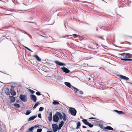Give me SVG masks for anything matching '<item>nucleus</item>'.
<instances>
[{
    "label": "nucleus",
    "mask_w": 132,
    "mask_h": 132,
    "mask_svg": "<svg viewBox=\"0 0 132 132\" xmlns=\"http://www.w3.org/2000/svg\"><path fill=\"white\" fill-rule=\"evenodd\" d=\"M69 111L72 115L75 116L77 113V111L75 109L72 107H70L69 108Z\"/></svg>",
    "instance_id": "f257e3e1"
},
{
    "label": "nucleus",
    "mask_w": 132,
    "mask_h": 132,
    "mask_svg": "<svg viewBox=\"0 0 132 132\" xmlns=\"http://www.w3.org/2000/svg\"><path fill=\"white\" fill-rule=\"evenodd\" d=\"M27 96L25 95L21 94L20 96V98L23 102H26L27 101Z\"/></svg>",
    "instance_id": "f03ea898"
},
{
    "label": "nucleus",
    "mask_w": 132,
    "mask_h": 132,
    "mask_svg": "<svg viewBox=\"0 0 132 132\" xmlns=\"http://www.w3.org/2000/svg\"><path fill=\"white\" fill-rule=\"evenodd\" d=\"M71 87L74 89L73 91L76 94H83V92L80 90L79 89L73 87L72 86H71Z\"/></svg>",
    "instance_id": "7ed1b4c3"
},
{
    "label": "nucleus",
    "mask_w": 132,
    "mask_h": 132,
    "mask_svg": "<svg viewBox=\"0 0 132 132\" xmlns=\"http://www.w3.org/2000/svg\"><path fill=\"white\" fill-rule=\"evenodd\" d=\"M121 55L122 56H123L124 57L129 58H132V54L123 53L121 54Z\"/></svg>",
    "instance_id": "20e7f679"
},
{
    "label": "nucleus",
    "mask_w": 132,
    "mask_h": 132,
    "mask_svg": "<svg viewBox=\"0 0 132 132\" xmlns=\"http://www.w3.org/2000/svg\"><path fill=\"white\" fill-rule=\"evenodd\" d=\"M52 129L54 132L56 131L58 129V126L56 124H53L52 125Z\"/></svg>",
    "instance_id": "39448f33"
},
{
    "label": "nucleus",
    "mask_w": 132,
    "mask_h": 132,
    "mask_svg": "<svg viewBox=\"0 0 132 132\" xmlns=\"http://www.w3.org/2000/svg\"><path fill=\"white\" fill-rule=\"evenodd\" d=\"M59 118L57 115L56 114V112L55 115L53 116V121L55 122H58L59 121Z\"/></svg>",
    "instance_id": "423d86ee"
},
{
    "label": "nucleus",
    "mask_w": 132,
    "mask_h": 132,
    "mask_svg": "<svg viewBox=\"0 0 132 132\" xmlns=\"http://www.w3.org/2000/svg\"><path fill=\"white\" fill-rule=\"evenodd\" d=\"M30 97L31 100H32L34 102H36L37 97L34 94H31L30 95Z\"/></svg>",
    "instance_id": "0eeeda50"
},
{
    "label": "nucleus",
    "mask_w": 132,
    "mask_h": 132,
    "mask_svg": "<svg viewBox=\"0 0 132 132\" xmlns=\"http://www.w3.org/2000/svg\"><path fill=\"white\" fill-rule=\"evenodd\" d=\"M61 68L62 71L65 73H68L70 72L69 70L65 67H61Z\"/></svg>",
    "instance_id": "6e6552de"
},
{
    "label": "nucleus",
    "mask_w": 132,
    "mask_h": 132,
    "mask_svg": "<svg viewBox=\"0 0 132 132\" xmlns=\"http://www.w3.org/2000/svg\"><path fill=\"white\" fill-rule=\"evenodd\" d=\"M54 62L59 66H65V63L57 61H54Z\"/></svg>",
    "instance_id": "1a4fd4ad"
},
{
    "label": "nucleus",
    "mask_w": 132,
    "mask_h": 132,
    "mask_svg": "<svg viewBox=\"0 0 132 132\" xmlns=\"http://www.w3.org/2000/svg\"><path fill=\"white\" fill-rule=\"evenodd\" d=\"M119 77L125 80H128L129 79V78L128 77H126V76H123L121 75H120L119 76Z\"/></svg>",
    "instance_id": "9d476101"
},
{
    "label": "nucleus",
    "mask_w": 132,
    "mask_h": 132,
    "mask_svg": "<svg viewBox=\"0 0 132 132\" xmlns=\"http://www.w3.org/2000/svg\"><path fill=\"white\" fill-rule=\"evenodd\" d=\"M4 90L5 93L7 95H8L10 94V93L8 88H5Z\"/></svg>",
    "instance_id": "9b49d317"
},
{
    "label": "nucleus",
    "mask_w": 132,
    "mask_h": 132,
    "mask_svg": "<svg viewBox=\"0 0 132 132\" xmlns=\"http://www.w3.org/2000/svg\"><path fill=\"white\" fill-rule=\"evenodd\" d=\"M56 114L59 117V118L60 119L62 120L63 119V116L62 115L61 113L60 112H56Z\"/></svg>",
    "instance_id": "f8f14e48"
},
{
    "label": "nucleus",
    "mask_w": 132,
    "mask_h": 132,
    "mask_svg": "<svg viewBox=\"0 0 132 132\" xmlns=\"http://www.w3.org/2000/svg\"><path fill=\"white\" fill-rule=\"evenodd\" d=\"M9 97L10 98V102L11 103L14 102L15 101V98L12 96H9Z\"/></svg>",
    "instance_id": "ddd939ff"
},
{
    "label": "nucleus",
    "mask_w": 132,
    "mask_h": 132,
    "mask_svg": "<svg viewBox=\"0 0 132 132\" xmlns=\"http://www.w3.org/2000/svg\"><path fill=\"white\" fill-rule=\"evenodd\" d=\"M104 130L105 129L108 130H112L113 129L110 126H107L105 127H104Z\"/></svg>",
    "instance_id": "4468645a"
},
{
    "label": "nucleus",
    "mask_w": 132,
    "mask_h": 132,
    "mask_svg": "<svg viewBox=\"0 0 132 132\" xmlns=\"http://www.w3.org/2000/svg\"><path fill=\"white\" fill-rule=\"evenodd\" d=\"M114 111L119 114H125V113L121 111H119L117 110H114Z\"/></svg>",
    "instance_id": "2eb2a0df"
},
{
    "label": "nucleus",
    "mask_w": 132,
    "mask_h": 132,
    "mask_svg": "<svg viewBox=\"0 0 132 132\" xmlns=\"http://www.w3.org/2000/svg\"><path fill=\"white\" fill-rule=\"evenodd\" d=\"M52 112H50L48 116V120L50 121H51L52 120Z\"/></svg>",
    "instance_id": "dca6fc26"
},
{
    "label": "nucleus",
    "mask_w": 132,
    "mask_h": 132,
    "mask_svg": "<svg viewBox=\"0 0 132 132\" xmlns=\"http://www.w3.org/2000/svg\"><path fill=\"white\" fill-rule=\"evenodd\" d=\"M37 115H36V116H32L30 117L28 119V121H30L33 120L35 118H36L37 117Z\"/></svg>",
    "instance_id": "f3484780"
},
{
    "label": "nucleus",
    "mask_w": 132,
    "mask_h": 132,
    "mask_svg": "<svg viewBox=\"0 0 132 132\" xmlns=\"http://www.w3.org/2000/svg\"><path fill=\"white\" fill-rule=\"evenodd\" d=\"M34 57H35L37 60L39 61H41V59L37 55H35L33 56Z\"/></svg>",
    "instance_id": "a211bd4d"
},
{
    "label": "nucleus",
    "mask_w": 132,
    "mask_h": 132,
    "mask_svg": "<svg viewBox=\"0 0 132 132\" xmlns=\"http://www.w3.org/2000/svg\"><path fill=\"white\" fill-rule=\"evenodd\" d=\"M82 121L83 123L86 125H87L89 122L86 119H83L82 120Z\"/></svg>",
    "instance_id": "6ab92c4d"
},
{
    "label": "nucleus",
    "mask_w": 132,
    "mask_h": 132,
    "mask_svg": "<svg viewBox=\"0 0 132 132\" xmlns=\"http://www.w3.org/2000/svg\"><path fill=\"white\" fill-rule=\"evenodd\" d=\"M62 114L63 116V120L64 121H65L66 120V116L65 114V113L64 112H62Z\"/></svg>",
    "instance_id": "aec40b11"
},
{
    "label": "nucleus",
    "mask_w": 132,
    "mask_h": 132,
    "mask_svg": "<svg viewBox=\"0 0 132 132\" xmlns=\"http://www.w3.org/2000/svg\"><path fill=\"white\" fill-rule=\"evenodd\" d=\"M64 84L67 87L69 88L71 87V84L70 83L67 82H65Z\"/></svg>",
    "instance_id": "412c9836"
},
{
    "label": "nucleus",
    "mask_w": 132,
    "mask_h": 132,
    "mask_svg": "<svg viewBox=\"0 0 132 132\" xmlns=\"http://www.w3.org/2000/svg\"><path fill=\"white\" fill-rule=\"evenodd\" d=\"M34 129V127L32 126L29 128L27 131L29 132H33L32 130Z\"/></svg>",
    "instance_id": "4be33fe9"
},
{
    "label": "nucleus",
    "mask_w": 132,
    "mask_h": 132,
    "mask_svg": "<svg viewBox=\"0 0 132 132\" xmlns=\"http://www.w3.org/2000/svg\"><path fill=\"white\" fill-rule=\"evenodd\" d=\"M14 106L17 108H19L20 107V105L17 103H15L14 104Z\"/></svg>",
    "instance_id": "5701e85b"
},
{
    "label": "nucleus",
    "mask_w": 132,
    "mask_h": 132,
    "mask_svg": "<svg viewBox=\"0 0 132 132\" xmlns=\"http://www.w3.org/2000/svg\"><path fill=\"white\" fill-rule=\"evenodd\" d=\"M39 104V102H37L35 104L34 106L33 107V108L35 109L36 108V107L38 105V104Z\"/></svg>",
    "instance_id": "b1692460"
},
{
    "label": "nucleus",
    "mask_w": 132,
    "mask_h": 132,
    "mask_svg": "<svg viewBox=\"0 0 132 132\" xmlns=\"http://www.w3.org/2000/svg\"><path fill=\"white\" fill-rule=\"evenodd\" d=\"M81 124L80 122H78L77 123V129H78L80 126Z\"/></svg>",
    "instance_id": "393cba45"
},
{
    "label": "nucleus",
    "mask_w": 132,
    "mask_h": 132,
    "mask_svg": "<svg viewBox=\"0 0 132 132\" xmlns=\"http://www.w3.org/2000/svg\"><path fill=\"white\" fill-rule=\"evenodd\" d=\"M98 125L101 129H103L104 130V128L103 127L102 124L99 123Z\"/></svg>",
    "instance_id": "a878e982"
},
{
    "label": "nucleus",
    "mask_w": 132,
    "mask_h": 132,
    "mask_svg": "<svg viewBox=\"0 0 132 132\" xmlns=\"http://www.w3.org/2000/svg\"><path fill=\"white\" fill-rule=\"evenodd\" d=\"M28 91L32 94H33L35 92L34 91L30 89H28Z\"/></svg>",
    "instance_id": "bb28decb"
},
{
    "label": "nucleus",
    "mask_w": 132,
    "mask_h": 132,
    "mask_svg": "<svg viewBox=\"0 0 132 132\" xmlns=\"http://www.w3.org/2000/svg\"><path fill=\"white\" fill-rule=\"evenodd\" d=\"M87 125L90 128H92L93 126V125L91 124L89 122H88V123Z\"/></svg>",
    "instance_id": "cd10ccee"
},
{
    "label": "nucleus",
    "mask_w": 132,
    "mask_h": 132,
    "mask_svg": "<svg viewBox=\"0 0 132 132\" xmlns=\"http://www.w3.org/2000/svg\"><path fill=\"white\" fill-rule=\"evenodd\" d=\"M11 94L12 95L15 96L16 94V93L15 91L14 90H13V92H12L11 93Z\"/></svg>",
    "instance_id": "c85d7f7f"
},
{
    "label": "nucleus",
    "mask_w": 132,
    "mask_h": 132,
    "mask_svg": "<svg viewBox=\"0 0 132 132\" xmlns=\"http://www.w3.org/2000/svg\"><path fill=\"white\" fill-rule=\"evenodd\" d=\"M64 122L63 121H61L59 124V125L62 127L63 125L64 124Z\"/></svg>",
    "instance_id": "c756f323"
},
{
    "label": "nucleus",
    "mask_w": 132,
    "mask_h": 132,
    "mask_svg": "<svg viewBox=\"0 0 132 132\" xmlns=\"http://www.w3.org/2000/svg\"><path fill=\"white\" fill-rule=\"evenodd\" d=\"M31 113L30 111L29 110H27L26 111V112L25 113V114L26 115H29Z\"/></svg>",
    "instance_id": "7c9ffc66"
},
{
    "label": "nucleus",
    "mask_w": 132,
    "mask_h": 132,
    "mask_svg": "<svg viewBox=\"0 0 132 132\" xmlns=\"http://www.w3.org/2000/svg\"><path fill=\"white\" fill-rule=\"evenodd\" d=\"M44 108L42 107H40L39 109V111H42L44 110Z\"/></svg>",
    "instance_id": "2f4dec72"
},
{
    "label": "nucleus",
    "mask_w": 132,
    "mask_h": 132,
    "mask_svg": "<svg viewBox=\"0 0 132 132\" xmlns=\"http://www.w3.org/2000/svg\"><path fill=\"white\" fill-rule=\"evenodd\" d=\"M59 104V103L58 102L56 101H54L53 102V104L54 105H57Z\"/></svg>",
    "instance_id": "473e14b6"
},
{
    "label": "nucleus",
    "mask_w": 132,
    "mask_h": 132,
    "mask_svg": "<svg viewBox=\"0 0 132 132\" xmlns=\"http://www.w3.org/2000/svg\"><path fill=\"white\" fill-rule=\"evenodd\" d=\"M23 46L24 47H25V48L27 49V50H29L30 51H31L32 52H33L28 47H27L26 46Z\"/></svg>",
    "instance_id": "72a5a7b5"
},
{
    "label": "nucleus",
    "mask_w": 132,
    "mask_h": 132,
    "mask_svg": "<svg viewBox=\"0 0 132 132\" xmlns=\"http://www.w3.org/2000/svg\"><path fill=\"white\" fill-rule=\"evenodd\" d=\"M125 61H127L129 62H131L132 61V59L126 58Z\"/></svg>",
    "instance_id": "f704fd0d"
},
{
    "label": "nucleus",
    "mask_w": 132,
    "mask_h": 132,
    "mask_svg": "<svg viewBox=\"0 0 132 132\" xmlns=\"http://www.w3.org/2000/svg\"><path fill=\"white\" fill-rule=\"evenodd\" d=\"M13 87V86H11V87H12V88H11L10 89V92L11 93L13 92V90H14V89H12L13 88H14V87Z\"/></svg>",
    "instance_id": "c9c22d12"
},
{
    "label": "nucleus",
    "mask_w": 132,
    "mask_h": 132,
    "mask_svg": "<svg viewBox=\"0 0 132 132\" xmlns=\"http://www.w3.org/2000/svg\"><path fill=\"white\" fill-rule=\"evenodd\" d=\"M36 94L38 96H40L41 95V94L40 93V92L38 91L37 92H36Z\"/></svg>",
    "instance_id": "e433bc0d"
},
{
    "label": "nucleus",
    "mask_w": 132,
    "mask_h": 132,
    "mask_svg": "<svg viewBox=\"0 0 132 132\" xmlns=\"http://www.w3.org/2000/svg\"><path fill=\"white\" fill-rule=\"evenodd\" d=\"M42 129L41 128L38 129H37V132H41Z\"/></svg>",
    "instance_id": "4c0bfd02"
},
{
    "label": "nucleus",
    "mask_w": 132,
    "mask_h": 132,
    "mask_svg": "<svg viewBox=\"0 0 132 132\" xmlns=\"http://www.w3.org/2000/svg\"><path fill=\"white\" fill-rule=\"evenodd\" d=\"M89 119H90V120H91V119H97L98 120V119H96L94 118H93V117H91L90 118H89Z\"/></svg>",
    "instance_id": "58836bf2"
},
{
    "label": "nucleus",
    "mask_w": 132,
    "mask_h": 132,
    "mask_svg": "<svg viewBox=\"0 0 132 132\" xmlns=\"http://www.w3.org/2000/svg\"><path fill=\"white\" fill-rule=\"evenodd\" d=\"M94 122L95 123H99L100 122L97 120H94Z\"/></svg>",
    "instance_id": "ea45409f"
},
{
    "label": "nucleus",
    "mask_w": 132,
    "mask_h": 132,
    "mask_svg": "<svg viewBox=\"0 0 132 132\" xmlns=\"http://www.w3.org/2000/svg\"><path fill=\"white\" fill-rule=\"evenodd\" d=\"M38 116V117H39V118H41L42 117H41V114H39Z\"/></svg>",
    "instance_id": "a19ab883"
},
{
    "label": "nucleus",
    "mask_w": 132,
    "mask_h": 132,
    "mask_svg": "<svg viewBox=\"0 0 132 132\" xmlns=\"http://www.w3.org/2000/svg\"><path fill=\"white\" fill-rule=\"evenodd\" d=\"M62 127L60 126L59 125V127H58V130H60L61 128Z\"/></svg>",
    "instance_id": "79ce46f5"
},
{
    "label": "nucleus",
    "mask_w": 132,
    "mask_h": 132,
    "mask_svg": "<svg viewBox=\"0 0 132 132\" xmlns=\"http://www.w3.org/2000/svg\"><path fill=\"white\" fill-rule=\"evenodd\" d=\"M73 36H74L76 37H78V35L77 34H73Z\"/></svg>",
    "instance_id": "37998d69"
},
{
    "label": "nucleus",
    "mask_w": 132,
    "mask_h": 132,
    "mask_svg": "<svg viewBox=\"0 0 132 132\" xmlns=\"http://www.w3.org/2000/svg\"><path fill=\"white\" fill-rule=\"evenodd\" d=\"M17 30H19L20 31H22V30H21L20 28H18L17 29H16Z\"/></svg>",
    "instance_id": "c03bdc74"
},
{
    "label": "nucleus",
    "mask_w": 132,
    "mask_h": 132,
    "mask_svg": "<svg viewBox=\"0 0 132 132\" xmlns=\"http://www.w3.org/2000/svg\"><path fill=\"white\" fill-rule=\"evenodd\" d=\"M120 59L121 60L123 61H125L126 60V58H121Z\"/></svg>",
    "instance_id": "a18cd8bd"
},
{
    "label": "nucleus",
    "mask_w": 132,
    "mask_h": 132,
    "mask_svg": "<svg viewBox=\"0 0 132 132\" xmlns=\"http://www.w3.org/2000/svg\"><path fill=\"white\" fill-rule=\"evenodd\" d=\"M38 126L36 125H35V126L34 127L35 128H37V127H38Z\"/></svg>",
    "instance_id": "49530a36"
},
{
    "label": "nucleus",
    "mask_w": 132,
    "mask_h": 132,
    "mask_svg": "<svg viewBox=\"0 0 132 132\" xmlns=\"http://www.w3.org/2000/svg\"><path fill=\"white\" fill-rule=\"evenodd\" d=\"M82 127L83 128H86V127L85 126H82Z\"/></svg>",
    "instance_id": "de8ad7c7"
},
{
    "label": "nucleus",
    "mask_w": 132,
    "mask_h": 132,
    "mask_svg": "<svg viewBox=\"0 0 132 132\" xmlns=\"http://www.w3.org/2000/svg\"><path fill=\"white\" fill-rule=\"evenodd\" d=\"M21 32H23V33L26 34V32L25 31H23V30H22V31H21Z\"/></svg>",
    "instance_id": "09e8293b"
},
{
    "label": "nucleus",
    "mask_w": 132,
    "mask_h": 132,
    "mask_svg": "<svg viewBox=\"0 0 132 132\" xmlns=\"http://www.w3.org/2000/svg\"><path fill=\"white\" fill-rule=\"evenodd\" d=\"M47 132H52V131H50V130H48L47 131Z\"/></svg>",
    "instance_id": "8fccbe9b"
},
{
    "label": "nucleus",
    "mask_w": 132,
    "mask_h": 132,
    "mask_svg": "<svg viewBox=\"0 0 132 132\" xmlns=\"http://www.w3.org/2000/svg\"><path fill=\"white\" fill-rule=\"evenodd\" d=\"M0 1H1V2H5L4 1H2V0H0Z\"/></svg>",
    "instance_id": "3c124183"
},
{
    "label": "nucleus",
    "mask_w": 132,
    "mask_h": 132,
    "mask_svg": "<svg viewBox=\"0 0 132 132\" xmlns=\"http://www.w3.org/2000/svg\"><path fill=\"white\" fill-rule=\"evenodd\" d=\"M0 1H1V2H5L4 1H2V0H0Z\"/></svg>",
    "instance_id": "603ef678"
},
{
    "label": "nucleus",
    "mask_w": 132,
    "mask_h": 132,
    "mask_svg": "<svg viewBox=\"0 0 132 132\" xmlns=\"http://www.w3.org/2000/svg\"><path fill=\"white\" fill-rule=\"evenodd\" d=\"M19 101L18 100H17L16 101V102L17 103L19 102Z\"/></svg>",
    "instance_id": "864d4df0"
},
{
    "label": "nucleus",
    "mask_w": 132,
    "mask_h": 132,
    "mask_svg": "<svg viewBox=\"0 0 132 132\" xmlns=\"http://www.w3.org/2000/svg\"><path fill=\"white\" fill-rule=\"evenodd\" d=\"M43 36V37H45V38H47V37H45V36Z\"/></svg>",
    "instance_id": "5fc2aeb1"
},
{
    "label": "nucleus",
    "mask_w": 132,
    "mask_h": 132,
    "mask_svg": "<svg viewBox=\"0 0 132 132\" xmlns=\"http://www.w3.org/2000/svg\"><path fill=\"white\" fill-rule=\"evenodd\" d=\"M87 131H88V132H89L90 131V130H87Z\"/></svg>",
    "instance_id": "6e6d98bb"
},
{
    "label": "nucleus",
    "mask_w": 132,
    "mask_h": 132,
    "mask_svg": "<svg viewBox=\"0 0 132 132\" xmlns=\"http://www.w3.org/2000/svg\"><path fill=\"white\" fill-rule=\"evenodd\" d=\"M90 78H88V80H90Z\"/></svg>",
    "instance_id": "4d7b16f0"
},
{
    "label": "nucleus",
    "mask_w": 132,
    "mask_h": 132,
    "mask_svg": "<svg viewBox=\"0 0 132 132\" xmlns=\"http://www.w3.org/2000/svg\"><path fill=\"white\" fill-rule=\"evenodd\" d=\"M127 83H129V84H130V82H128Z\"/></svg>",
    "instance_id": "13d9d810"
},
{
    "label": "nucleus",
    "mask_w": 132,
    "mask_h": 132,
    "mask_svg": "<svg viewBox=\"0 0 132 132\" xmlns=\"http://www.w3.org/2000/svg\"><path fill=\"white\" fill-rule=\"evenodd\" d=\"M101 38H102V39H104L103 38H102L101 37H100Z\"/></svg>",
    "instance_id": "bf43d9fd"
},
{
    "label": "nucleus",
    "mask_w": 132,
    "mask_h": 132,
    "mask_svg": "<svg viewBox=\"0 0 132 132\" xmlns=\"http://www.w3.org/2000/svg\"><path fill=\"white\" fill-rule=\"evenodd\" d=\"M30 22V23H34V22Z\"/></svg>",
    "instance_id": "052dcab7"
},
{
    "label": "nucleus",
    "mask_w": 132,
    "mask_h": 132,
    "mask_svg": "<svg viewBox=\"0 0 132 132\" xmlns=\"http://www.w3.org/2000/svg\"><path fill=\"white\" fill-rule=\"evenodd\" d=\"M64 37H68V36H64Z\"/></svg>",
    "instance_id": "680f3d73"
},
{
    "label": "nucleus",
    "mask_w": 132,
    "mask_h": 132,
    "mask_svg": "<svg viewBox=\"0 0 132 132\" xmlns=\"http://www.w3.org/2000/svg\"><path fill=\"white\" fill-rule=\"evenodd\" d=\"M130 84H131V85H132V83H131L130 82Z\"/></svg>",
    "instance_id": "e2e57ef3"
},
{
    "label": "nucleus",
    "mask_w": 132,
    "mask_h": 132,
    "mask_svg": "<svg viewBox=\"0 0 132 132\" xmlns=\"http://www.w3.org/2000/svg\"><path fill=\"white\" fill-rule=\"evenodd\" d=\"M6 38L7 39H8V38H7V37H6Z\"/></svg>",
    "instance_id": "0e129e2a"
},
{
    "label": "nucleus",
    "mask_w": 132,
    "mask_h": 132,
    "mask_svg": "<svg viewBox=\"0 0 132 132\" xmlns=\"http://www.w3.org/2000/svg\"><path fill=\"white\" fill-rule=\"evenodd\" d=\"M109 124H111V123H109Z\"/></svg>",
    "instance_id": "69168bd1"
}]
</instances>
